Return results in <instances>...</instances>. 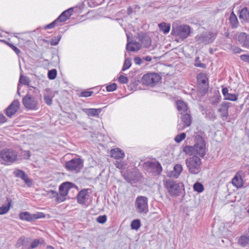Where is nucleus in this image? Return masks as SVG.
Here are the masks:
<instances>
[{
  "instance_id": "nucleus-1",
  "label": "nucleus",
  "mask_w": 249,
  "mask_h": 249,
  "mask_svg": "<svg viewBox=\"0 0 249 249\" xmlns=\"http://www.w3.org/2000/svg\"><path fill=\"white\" fill-rule=\"evenodd\" d=\"M41 100V95L40 94L33 95L29 91L22 99V104L26 109L36 110L39 107Z\"/></svg>"
},
{
  "instance_id": "nucleus-2",
  "label": "nucleus",
  "mask_w": 249,
  "mask_h": 249,
  "mask_svg": "<svg viewBox=\"0 0 249 249\" xmlns=\"http://www.w3.org/2000/svg\"><path fill=\"white\" fill-rule=\"evenodd\" d=\"M18 159V152L12 149L5 148L0 151V163L10 165Z\"/></svg>"
},
{
  "instance_id": "nucleus-3",
  "label": "nucleus",
  "mask_w": 249,
  "mask_h": 249,
  "mask_svg": "<svg viewBox=\"0 0 249 249\" xmlns=\"http://www.w3.org/2000/svg\"><path fill=\"white\" fill-rule=\"evenodd\" d=\"M185 163L189 172L192 174H197L200 171L201 160L196 156L187 158Z\"/></svg>"
},
{
  "instance_id": "nucleus-4",
  "label": "nucleus",
  "mask_w": 249,
  "mask_h": 249,
  "mask_svg": "<svg viewBox=\"0 0 249 249\" xmlns=\"http://www.w3.org/2000/svg\"><path fill=\"white\" fill-rule=\"evenodd\" d=\"M190 34V28L188 25H173L172 29V35L178 36L182 39L186 38Z\"/></svg>"
},
{
  "instance_id": "nucleus-5",
  "label": "nucleus",
  "mask_w": 249,
  "mask_h": 249,
  "mask_svg": "<svg viewBox=\"0 0 249 249\" xmlns=\"http://www.w3.org/2000/svg\"><path fill=\"white\" fill-rule=\"evenodd\" d=\"M83 166V160L80 158H74L66 162L65 167L67 170L78 173Z\"/></svg>"
},
{
  "instance_id": "nucleus-6",
  "label": "nucleus",
  "mask_w": 249,
  "mask_h": 249,
  "mask_svg": "<svg viewBox=\"0 0 249 249\" xmlns=\"http://www.w3.org/2000/svg\"><path fill=\"white\" fill-rule=\"evenodd\" d=\"M216 34L213 32L207 31L197 35L196 38L199 44H208L213 41Z\"/></svg>"
},
{
  "instance_id": "nucleus-7",
  "label": "nucleus",
  "mask_w": 249,
  "mask_h": 249,
  "mask_svg": "<svg viewBox=\"0 0 249 249\" xmlns=\"http://www.w3.org/2000/svg\"><path fill=\"white\" fill-rule=\"evenodd\" d=\"M160 79V76L157 73H148L143 75L142 83L143 85L152 87L158 83Z\"/></svg>"
},
{
  "instance_id": "nucleus-8",
  "label": "nucleus",
  "mask_w": 249,
  "mask_h": 249,
  "mask_svg": "<svg viewBox=\"0 0 249 249\" xmlns=\"http://www.w3.org/2000/svg\"><path fill=\"white\" fill-rule=\"evenodd\" d=\"M135 207L138 212L146 213L148 211L147 198L143 196H138L135 201Z\"/></svg>"
},
{
  "instance_id": "nucleus-9",
  "label": "nucleus",
  "mask_w": 249,
  "mask_h": 249,
  "mask_svg": "<svg viewBox=\"0 0 249 249\" xmlns=\"http://www.w3.org/2000/svg\"><path fill=\"white\" fill-rule=\"evenodd\" d=\"M144 167L148 172L152 173L154 175H160L162 170L160 164L157 161L146 162L144 163Z\"/></svg>"
},
{
  "instance_id": "nucleus-10",
  "label": "nucleus",
  "mask_w": 249,
  "mask_h": 249,
  "mask_svg": "<svg viewBox=\"0 0 249 249\" xmlns=\"http://www.w3.org/2000/svg\"><path fill=\"white\" fill-rule=\"evenodd\" d=\"M196 155L203 157L206 154V145L205 141L202 137L197 136L196 138V142L194 144Z\"/></svg>"
},
{
  "instance_id": "nucleus-11",
  "label": "nucleus",
  "mask_w": 249,
  "mask_h": 249,
  "mask_svg": "<svg viewBox=\"0 0 249 249\" xmlns=\"http://www.w3.org/2000/svg\"><path fill=\"white\" fill-rule=\"evenodd\" d=\"M45 217V214L41 212L31 214L29 212H24L20 213L19 214V218L20 220L28 222H33L37 219L44 218Z\"/></svg>"
},
{
  "instance_id": "nucleus-12",
  "label": "nucleus",
  "mask_w": 249,
  "mask_h": 249,
  "mask_svg": "<svg viewBox=\"0 0 249 249\" xmlns=\"http://www.w3.org/2000/svg\"><path fill=\"white\" fill-rule=\"evenodd\" d=\"M72 186L73 184L69 182H64L61 184L59 188V193H58L59 201L63 202L65 200L66 196L67 195L69 190L72 187Z\"/></svg>"
},
{
  "instance_id": "nucleus-13",
  "label": "nucleus",
  "mask_w": 249,
  "mask_h": 249,
  "mask_svg": "<svg viewBox=\"0 0 249 249\" xmlns=\"http://www.w3.org/2000/svg\"><path fill=\"white\" fill-rule=\"evenodd\" d=\"M166 185L169 192L171 195L178 196L180 193V186L176 182L169 179L166 181Z\"/></svg>"
},
{
  "instance_id": "nucleus-14",
  "label": "nucleus",
  "mask_w": 249,
  "mask_h": 249,
  "mask_svg": "<svg viewBox=\"0 0 249 249\" xmlns=\"http://www.w3.org/2000/svg\"><path fill=\"white\" fill-rule=\"evenodd\" d=\"M19 102L18 100H15L6 109V114L11 117L18 111L19 107Z\"/></svg>"
},
{
  "instance_id": "nucleus-15",
  "label": "nucleus",
  "mask_w": 249,
  "mask_h": 249,
  "mask_svg": "<svg viewBox=\"0 0 249 249\" xmlns=\"http://www.w3.org/2000/svg\"><path fill=\"white\" fill-rule=\"evenodd\" d=\"M127 36V43L126 46V50L127 51L137 52L139 51L141 48V44L136 41H129L128 35Z\"/></svg>"
},
{
  "instance_id": "nucleus-16",
  "label": "nucleus",
  "mask_w": 249,
  "mask_h": 249,
  "mask_svg": "<svg viewBox=\"0 0 249 249\" xmlns=\"http://www.w3.org/2000/svg\"><path fill=\"white\" fill-rule=\"evenodd\" d=\"M55 95V92L49 89L45 90L43 94V98L45 103L51 106L52 104V99Z\"/></svg>"
},
{
  "instance_id": "nucleus-17",
  "label": "nucleus",
  "mask_w": 249,
  "mask_h": 249,
  "mask_svg": "<svg viewBox=\"0 0 249 249\" xmlns=\"http://www.w3.org/2000/svg\"><path fill=\"white\" fill-rule=\"evenodd\" d=\"M73 12L72 8H70L67 10H65L61 13V14L56 18L57 21L59 22H63L68 20Z\"/></svg>"
},
{
  "instance_id": "nucleus-18",
  "label": "nucleus",
  "mask_w": 249,
  "mask_h": 249,
  "mask_svg": "<svg viewBox=\"0 0 249 249\" xmlns=\"http://www.w3.org/2000/svg\"><path fill=\"white\" fill-rule=\"evenodd\" d=\"M239 18L242 23L249 22V11L247 8L245 7L240 11Z\"/></svg>"
},
{
  "instance_id": "nucleus-19",
  "label": "nucleus",
  "mask_w": 249,
  "mask_h": 249,
  "mask_svg": "<svg viewBox=\"0 0 249 249\" xmlns=\"http://www.w3.org/2000/svg\"><path fill=\"white\" fill-rule=\"evenodd\" d=\"M111 157L115 159H122L124 157V153L118 148H114L110 151Z\"/></svg>"
},
{
  "instance_id": "nucleus-20",
  "label": "nucleus",
  "mask_w": 249,
  "mask_h": 249,
  "mask_svg": "<svg viewBox=\"0 0 249 249\" xmlns=\"http://www.w3.org/2000/svg\"><path fill=\"white\" fill-rule=\"evenodd\" d=\"M232 184L237 188H241L243 186V180L241 178L240 173H237L232 180Z\"/></svg>"
},
{
  "instance_id": "nucleus-21",
  "label": "nucleus",
  "mask_w": 249,
  "mask_h": 249,
  "mask_svg": "<svg viewBox=\"0 0 249 249\" xmlns=\"http://www.w3.org/2000/svg\"><path fill=\"white\" fill-rule=\"evenodd\" d=\"M238 40L242 46L247 47L249 45L248 36L245 33H241L238 36Z\"/></svg>"
},
{
  "instance_id": "nucleus-22",
  "label": "nucleus",
  "mask_w": 249,
  "mask_h": 249,
  "mask_svg": "<svg viewBox=\"0 0 249 249\" xmlns=\"http://www.w3.org/2000/svg\"><path fill=\"white\" fill-rule=\"evenodd\" d=\"M182 166L180 164H176L174 167V170L169 175L170 177L178 178L182 171Z\"/></svg>"
},
{
  "instance_id": "nucleus-23",
  "label": "nucleus",
  "mask_w": 249,
  "mask_h": 249,
  "mask_svg": "<svg viewBox=\"0 0 249 249\" xmlns=\"http://www.w3.org/2000/svg\"><path fill=\"white\" fill-rule=\"evenodd\" d=\"M88 200V192L86 190L81 191L77 196V202L80 204H84Z\"/></svg>"
},
{
  "instance_id": "nucleus-24",
  "label": "nucleus",
  "mask_w": 249,
  "mask_h": 249,
  "mask_svg": "<svg viewBox=\"0 0 249 249\" xmlns=\"http://www.w3.org/2000/svg\"><path fill=\"white\" fill-rule=\"evenodd\" d=\"M83 111L89 116L96 117L98 116L101 109L100 108H83Z\"/></svg>"
},
{
  "instance_id": "nucleus-25",
  "label": "nucleus",
  "mask_w": 249,
  "mask_h": 249,
  "mask_svg": "<svg viewBox=\"0 0 249 249\" xmlns=\"http://www.w3.org/2000/svg\"><path fill=\"white\" fill-rule=\"evenodd\" d=\"M229 107L228 103H224L220 106V108L218 109V111L221 113L222 117H227L228 115V109Z\"/></svg>"
},
{
  "instance_id": "nucleus-26",
  "label": "nucleus",
  "mask_w": 249,
  "mask_h": 249,
  "mask_svg": "<svg viewBox=\"0 0 249 249\" xmlns=\"http://www.w3.org/2000/svg\"><path fill=\"white\" fill-rule=\"evenodd\" d=\"M140 40L144 47L148 48L151 46V39L149 36L146 35L141 36H140Z\"/></svg>"
},
{
  "instance_id": "nucleus-27",
  "label": "nucleus",
  "mask_w": 249,
  "mask_h": 249,
  "mask_svg": "<svg viewBox=\"0 0 249 249\" xmlns=\"http://www.w3.org/2000/svg\"><path fill=\"white\" fill-rule=\"evenodd\" d=\"M29 80L26 76H23L22 75H20L19 80V83L18 84V90H17V94L20 96L19 90L21 88V84L23 85H29Z\"/></svg>"
},
{
  "instance_id": "nucleus-28",
  "label": "nucleus",
  "mask_w": 249,
  "mask_h": 249,
  "mask_svg": "<svg viewBox=\"0 0 249 249\" xmlns=\"http://www.w3.org/2000/svg\"><path fill=\"white\" fill-rule=\"evenodd\" d=\"M124 179L129 183H134L137 180L133 172H126L124 174Z\"/></svg>"
},
{
  "instance_id": "nucleus-29",
  "label": "nucleus",
  "mask_w": 249,
  "mask_h": 249,
  "mask_svg": "<svg viewBox=\"0 0 249 249\" xmlns=\"http://www.w3.org/2000/svg\"><path fill=\"white\" fill-rule=\"evenodd\" d=\"M229 20L232 28H235L238 26L239 22L238 21L237 17L234 14L233 12H231L229 18Z\"/></svg>"
},
{
  "instance_id": "nucleus-30",
  "label": "nucleus",
  "mask_w": 249,
  "mask_h": 249,
  "mask_svg": "<svg viewBox=\"0 0 249 249\" xmlns=\"http://www.w3.org/2000/svg\"><path fill=\"white\" fill-rule=\"evenodd\" d=\"M249 235H244L241 236L238 240V244L242 247H245L249 244Z\"/></svg>"
},
{
  "instance_id": "nucleus-31",
  "label": "nucleus",
  "mask_w": 249,
  "mask_h": 249,
  "mask_svg": "<svg viewBox=\"0 0 249 249\" xmlns=\"http://www.w3.org/2000/svg\"><path fill=\"white\" fill-rule=\"evenodd\" d=\"M177 106L178 110L181 112V114L185 112L187 110L186 104L182 101L178 100L177 102Z\"/></svg>"
},
{
  "instance_id": "nucleus-32",
  "label": "nucleus",
  "mask_w": 249,
  "mask_h": 249,
  "mask_svg": "<svg viewBox=\"0 0 249 249\" xmlns=\"http://www.w3.org/2000/svg\"><path fill=\"white\" fill-rule=\"evenodd\" d=\"M183 151L186 154H188L189 155H196V151L195 150V145H194V146H189V145L185 146L183 148Z\"/></svg>"
},
{
  "instance_id": "nucleus-33",
  "label": "nucleus",
  "mask_w": 249,
  "mask_h": 249,
  "mask_svg": "<svg viewBox=\"0 0 249 249\" xmlns=\"http://www.w3.org/2000/svg\"><path fill=\"white\" fill-rule=\"evenodd\" d=\"M159 27L160 30L164 34L168 33L170 30V25L165 22H162L159 24Z\"/></svg>"
},
{
  "instance_id": "nucleus-34",
  "label": "nucleus",
  "mask_w": 249,
  "mask_h": 249,
  "mask_svg": "<svg viewBox=\"0 0 249 249\" xmlns=\"http://www.w3.org/2000/svg\"><path fill=\"white\" fill-rule=\"evenodd\" d=\"M181 120L184 124V126H188L191 123V116L188 113H186L181 116Z\"/></svg>"
},
{
  "instance_id": "nucleus-35",
  "label": "nucleus",
  "mask_w": 249,
  "mask_h": 249,
  "mask_svg": "<svg viewBox=\"0 0 249 249\" xmlns=\"http://www.w3.org/2000/svg\"><path fill=\"white\" fill-rule=\"evenodd\" d=\"M197 81L199 83L203 85H206L208 79L205 74L200 73L197 75Z\"/></svg>"
},
{
  "instance_id": "nucleus-36",
  "label": "nucleus",
  "mask_w": 249,
  "mask_h": 249,
  "mask_svg": "<svg viewBox=\"0 0 249 249\" xmlns=\"http://www.w3.org/2000/svg\"><path fill=\"white\" fill-rule=\"evenodd\" d=\"M47 195L49 196V197L51 198H54L55 200L57 203L61 202V201H59V196L57 192L51 190L48 192Z\"/></svg>"
},
{
  "instance_id": "nucleus-37",
  "label": "nucleus",
  "mask_w": 249,
  "mask_h": 249,
  "mask_svg": "<svg viewBox=\"0 0 249 249\" xmlns=\"http://www.w3.org/2000/svg\"><path fill=\"white\" fill-rule=\"evenodd\" d=\"M141 221L139 219L133 220L131 223V228L133 230H137L141 227Z\"/></svg>"
},
{
  "instance_id": "nucleus-38",
  "label": "nucleus",
  "mask_w": 249,
  "mask_h": 249,
  "mask_svg": "<svg viewBox=\"0 0 249 249\" xmlns=\"http://www.w3.org/2000/svg\"><path fill=\"white\" fill-rule=\"evenodd\" d=\"M20 178L24 180L25 183L28 185V186H30L32 184V180L28 178V175L26 173L22 175Z\"/></svg>"
},
{
  "instance_id": "nucleus-39",
  "label": "nucleus",
  "mask_w": 249,
  "mask_h": 249,
  "mask_svg": "<svg viewBox=\"0 0 249 249\" xmlns=\"http://www.w3.org/2000/svg\"><path fill=\"white\" fill-rule=\"evenodd\" d=\"M186 137V134L185 133H181L177 135L174 140L176 142L179 143L182 140H183Z\"/></svg>"
},
{
  "instance_id": "nucleus-40",
  "label": "nucleus",
  "mask_w": 249,
  "mask_h": 249,
  "mask_svg": "<svg viewBox=\"0 0 249 249\" xmlns=\"http://www.w3.org/2000/svg\"><path fill=\"white\" fill-rule=\"evenodd\" d=\"M131 65V60L129 58H126L124 60L122 71H125L129 69Z\"/></svg>"
},
{
  "instance_id": "nucleus-41",
  "label": "nucleus",
  "mask_w": 249,
  "mask_h": 249,
  "mask_svg": "<svg viewBox=\"0 0 249 249\" xmlns=\"http://www.w3.org/2000/svg\"><path fill=\"white\" fill-rule=\"evenodd\" d=\"M194 189L197 192L200 193L203 191V186L199 182H196L194 185Z\"/></svg>"
},
{
  "instance_id": "nucleus-42",
  "label": "nucleus",
  "mask_w": 249,
  "mask_h": 249,
  "mask_svg": "<svg viewBox=\"0 0 249 249\" xmlns=\"http://www.w3.org/2000/svg\"><path fill=\"white\" fill-rule=\"evenodd\" d=\"M57 71L55 69L49 71L48 73V76L50 79L53 80L56 76Z\"/></svg>"
},
{
  "instance_id": "nucleus-43",
  "label": "nucleus",
  "mask_w": 249,
  "mask_h": 249,
  "mask_svg": "<svg viewBox=\"0 0 249 249\" xmlns=\"http://www.w3.org/2000/svg\"><path fill=\"white\" fill-rule=\"evenodd\" d=\"M220 100V99L219 97L217 95H214L210 99V102L212 105L216 106L219 103Z\"/></svg>"
},
{
  "instance_id": "nucleus-44",
  "label": "nucleus",
  "mask_w": 249,
  "mask_h": 249,
  "mask_svg": "<svg viewBox=\"0 0 249 249\" xmlns=\"http://www.w3.org/2000/svg\"><path fill=\"white\" fill-rule=\"evenodd\" d=\"M225 99L235 101L237 100V96L235 94L228 93L225 97Z\"/></svg>"
},
{
  "instance_id": "nucleus-45",
  "label": "nucleus",
  "mask_w": 249,
  "mask_h": 249,
  "mask_svg": "<svg viewBox=\"0 0 249 249\" xmlns=\"http://www.w3.org/2000/svg\"><path fill=\"white\" fill-rule=\"evenodd\" d=\"M10 209V206L7 205H3L0 207V214L6 213Z\"/></svg>"
},
{
  "instance_id": "nucleus-46",
  "label": "nucleus",
  "mask_w": 249,
  "mask_h": 249,
  "mask_svg": "<svg viewBox=\"0 0 249 249\" xmlns=\"http://www.w3.org/2000/svg\"><path fill=\"white\" fill-rule=\"evenodd\" d=\"M26 242V239L24 237H21L18 240L16 244V247L19 248L22 245H24V243Z\"/></svg>"
},
{
  "instance_id": "nucleus-47",
  "label": "nucleus",
  "mask_w": 249,
  "mask_h": 249,
  "mask_svg": "<svg viewBox=\"0 0 249 249\" xmlns=\"http://www.w3.org/2000/svg\"><path fill=\"white\" fill-rule=\"evenodd\" d=\"M195 65L197 67H200V68H205V65L203 63H201L200 58L199 57H196V58Z\"/></svg>"
},
{
  "instance_id": "nucleus-48",
  "label": "nucleus",
  "mask_w": 249,
  "mask_h": 249,
  "mask_svg": "<svg viewBox=\"0 0 249 249\" xmlns=\"http://www.w3.org/2000/svg\"><path fill=\"white\" fill-rule=\"evenodd\" d=\"M117 85L115 83L109 85L107 86L106 89L107 91H113L117 89Z\"/></svg>"
},
{
  "instance_id": "nucleus-49",
  "label": "nucleus",
  "mask_w": 249,
  "mask_h": 249,
  "mask_svg": "<svg viewBox=\"0 0 249 249\" xmlns=\"http://www.w3.org/2000/svg\"><path fill=\"white\" fill-rule=\"evenodd\" d=\"M107 217L106 215H100L97 218V221L101 224H103L106 222Z\"/></svg>"
},
{
  "instance_id": "nucleus-50",
  "label": "nucleus",
  "mask_w": 249,
  "mask_h": 249,
  "mask_svg": "<svg viewBox=\"0 0 249 249\" xmlns=\"http://www.w3.org/2000/svg\"><path fill=\"white\" fill-rule=\"evenodd\" d=\"M59 22L58 21H57V19L54 20L53 22L51 23L50 24L46 25L45 27V29H52L56 25H57L58 23Z\"/></svg>"
},
{
  "instance_id": "nucleus-51",
  "label": "nucleus",
  "mask_w": 249,
  "mask_h": 249,
  "mask_svg": "<svg viewBox=\"0 0 249 249\" xmlns=\"http://www.w3.org/2000/svg\"><path fill=\"white\" fill-rule=\"evenodd\" d=\"M114 164L115 166L119 169H123L124 168L125 166V164L123 161H116L114 163Z\"/></svg>"
},
{
  "instance_id": "nucleus-52",
  "label": "nucleus",
  "mask_w": 249,
  "mask_h": 249,
  "mask_svg": "<svg viewBox=\"0 0 249 249\" xmlns=\"http://www.w3.org/2000/svg\"><path fill=\"white\" fill-rule=\"evenodd\" d=\"M118 81L121 84H125L128 82V78L125 76L121 75L119 77Z\"/></svg>"
},
{
  "instance_id": "nucleus-53",
  "label": "nucleus",
  "mask_w": 249,
  "mask_h": 249,
  "mask_svg": "<svg viewBox=\"0 0 249 249\" xmlns=\"http://www.w3.org/2000/svg\"><path fill=\"white\" fill-rule=\"evenodd\" d=\"M92 93H93V91H83L80 93V97H89L91 95Z\"/></svg>"
},
{
  "instance_id": "nucleus-54",
  "label": "nucleus",
  "mask_w": 249,
  "mask_h": 249,
  "mask_svg": "<svg viewBox=\"0 0 249 249\" xmlns=\"http://www.w3.org/2000/svg\"><path fill=\"white\" fill-rule=\"evenodd\" d=\"M25 172L21 170H16L14 171V174L16 177L20 178L21 177L25 174Z\"/></svg>"
},
{
  "instance_id": "nucleus-55",
  "label": "nucleus",
  "mask_w": 249,
  "mask_h": 249,
  "mask_svg": "<svg viewBox=\"0 0 249 249\" xmlns=\"http://www.w3.org/2000/svg\"><path fill=\"white\" fill-rule=\"evenodd\" d=\"M41 241L40 239H36L32 242L31 245V248L34 249L37 247L39 244H41Z\"/></svg>"
},
{
  "instance_id": "nucleus-56",
  "label": "nucleus",
  "mask_w": 249,
  "mask_h": 249,
  "mask_svg": "<svg viewBox=\"0 0 249 249\" xmlns=\"http://www.w3.org/2000/svg\"><path fill=\"white\" fill-rule=\"evenodd\" d=\"M61 38V37L60 36H58L57 37V38L56 37H54L51 41V44L52 45H53V46L56 45L57 44H58V43L59 41H60Z\"/></svg>"
},
{
  "instance_id": "nucleus-57",
  "label": "nucleus",
  "mask_w": 249,
  "mask_h": 249,
  "mask_svg": "<svg viewBox=\"0 0 249 249\" xmlns=\"http://www.w3.org/2000/svg\"><path fill=\"white\" fill-rule=\"evenodd\" d=\"M240 59L244 62L249 63V55L242 54L240 56Z\"/></svg>"
},
{
  "instance_id": "nucleus-58",
  "label": "nucleus",
  "mask_w": 249,
  "mask_h": 249,
  "mask_svg": "<svg viewBox=\"0 0 249 249\" xmlns=\"http://www.w3.org/2000/svg\"><path fill=\"white\" fill-rule=\"evenodd\" d=\"M231 49L232 52L236 53H239L242 52V50L240 48L235 46L231 47Z\"/></svg>"
},
{
  "instance_id": "nucleus-59",
  "label": "nucleus",
  "mask_w": 249,
  "mask_h": 249,
  "mask_svg": "<svg viewBox=\"0 0 249 249\" xmlns=\"http://www.w3.org/2000/svg\"><path fill=\"white\" fill-rule=\"evenodd\" d=\"M134 61L135 63L137 65H141L142 63V60L139 57H135L134 58Z\"/></svg>"
},
{
  "instance_id": "nucleus-60",
  "label": "nucleus",
  "mask_w": 249,
  "mask_h": 249,
  "mask_svg": "<svg viewBox=\"0 0 249 249\" xmlns=\"http://www.w3.org/2000/svg\"><path fill=\"white\" fill-rule=\"evenodd\" d=\"M12 49L18 54V55L20 53V51L17 47L15 46L14 45H12Z\"/></svg>"
},
{
  "instance_id": "nucleus-61",
  "label": "nucleus",
  "mask_w": 249,
  "mask_h": 249,
  "mask_svg": "<svg viewBox=\"0 0 249 249\" xmlns=\"http://www.w3.org/2000/svg\"><path fill=\"white\" fill-rule=\"evenodd\" d=\"M5 117L2 114H0V123H3L6 122Z\"/></svg>"
},
{
  "instance_id": "nucleus-62",
  "label": "nucleus",
  "mask_w": 249,
  "mask_h": 249,
  "mask_svg": "<svg viewBox=\"0 0 249 249\" xmlns=\"http://www.w3.org/2000/svg\"><path fill=\"white\" fill-rule=\"evenodd\" d=\"M222 93L224 96V98L227 96L228 93V89L227 88H223L222 90Z\"/></svg>"
},
{
  "instance_id": "nucleus-63",
  "label": "nucleus",
  "mask_w": 249,
  "mask_h": 249,
  "mask_svg": "<svg viewBox=\"0 0 249 249\" xmlns=\"http://www.w3.org/2000/svg\"><path fill=\"white\" fill-rule=\"evenodd\" d=\"M29 243L30 242L29 241V239H26V242L24 243V245H22L23 249H26L28 247Z\"/></svg>"
},
{
  "instance_id": "nucleus-64",
  "label": "nucleus",
  "mask_w": 249,
  "mask_h": 249,
  "mask_svg": "<svg viewBox=\"0 0 249 249\" xmlns=\"http://www.w3.org/2000/svg\"><path fill=\"white\" fill-rule=\"evenodd\" d=\"M142 59L148 62L151 61L152 59L151 57L150 56H144Z\"/></svg>"
}]
</instances>
